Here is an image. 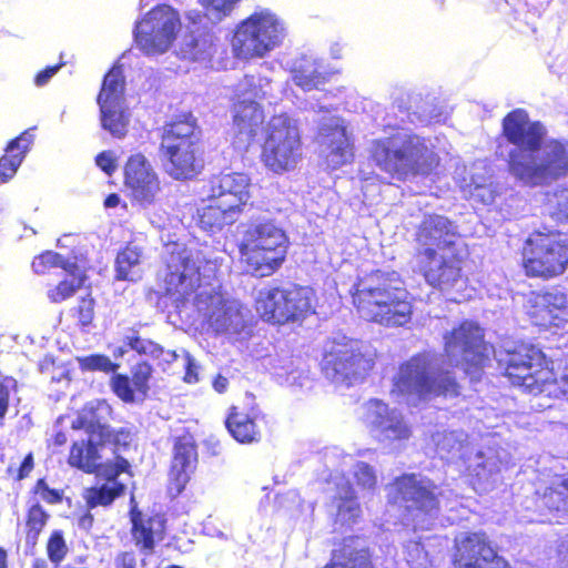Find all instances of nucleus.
Wrapping results in <instances>:
<instances>
[{
  "mask_svg": "<svg viewBox=\"0 0 568 568\" xmlns=\"http://www.w3.org/2000/svg\"><path fill=\"white\" fill-rule=\"evenodd\" d=\"M153 367L146 361H140L131 367V377L126 374H114L111 377V389L123 403L132 404L144 399L150 390Z\"/></svg>",
  "mask_w": 568,
  "mask_h": 568,
  "instance_id": "nucleus-26",
  "label": "nucleus"
},
{
  "mask_svg": "<svg viewBox=\"0 0 568 568\" xmlns=\"http://www.w3.org/2000/svg\"><path fill=\"white\" fill-rule=\"evenodd\" d=\"M332 133L335 138L327 142V156L332 158V168L336 169L347 162L348 143L343 128H335Z\"/></svg>",
  "mask_w": 568,
  "mask_h": 568,
  "instance_id": "nucleus-43",
  "label": "nucleus"
},
{
  "mask_svg": "<svg viewBox=\"0 0 568 568\" xmlns=\"http://www.w3.org/2000/svg\"><path fill=\"white\" fill-rule=\"evenodd\" d=\"M333 72L316 61H306L293 70L292 80L303 91L323 90Z\"/></svg>",
  "mask_w": 568,
  "mask_h": 568,
  "instance_id": "nucleus-31",
  "label": "nucleus"
},
{
  "mask_svg": "<svg viewBox=\"0 0 568 568\" xmlns=\"http://www.w3.org/2000/svg\"><path fill=\"white\" fill-rule=\"evenodd\" d=\"M97 165L108 175H112L116 170L115 159L110 151H102L95 156Z\"/></svg>",
  "mask_w": 568,
  "mask_h": 568,
  "instance_id": "nucleus-55",
  "label": "nucleus"
},
{
  "mask_svg": "<svg viewBox=\"0 0 568 568\" xmlns=\"http://www.w3.org/2000/svg\"><path fill=\"white\" fill-rule=\"evenodd\" d=\"M31 267L39 275L48 274L53 268L74 267V262L65 260L60 253L54 251H43L32 260Z\"/></svg>",
  "mask_w": 568,
  "mask_h": 568,
  "instance_id": "nucleus-42",
  "label": "nucleus"
},
{
  "mask_svg": "<svg viewBox=\"0 0 568 568\" xmlns=\"http://www.w3.org/2000/svg\"><path fill=\"white\" fill-rule=\"evenodd\" d=\"M0 568H9L8 550L0 546Z\"/></svg>",
  "mask_w": 568,
  "mask_h": 568,
  "instance_id": "nucleus-63",
  "label": "nucleus"
},
{
  "mask_svg": "<svg viewBox=\"0 0 568 568\" xmlns=\"http://www.w3.org/2000/svg\"><path fill=\"white\" fill-rule=\"evenodd\" d=\"M232 113L237 135L245 136L247 142L254 141L265 122L262 106L255 101L242 100L233 103Z\"/></svg>",
  "mask_w": 568,
  "mask_h": 568,
  "instance_id": "nucleus-28",
  "label": "nucleus"
},
{
  "mask_svg": "<svg viewBox=\"0 0 568 568\" xmlns=\"http://www.w3.org/2000/svg\"><path fill=\"white\" fill-rule=\"evenodd\" d=\"M550 215L557 223H568V187L554 192Z\"/></svg>",
  "mask_w": 568,
  "mask_h": 568,
  "instance_id": "nucleus-49",
  "label": "nucleus"
},
{
  "mask_svg": "<svg viewBox=\"0 0 568 568\" xmlns=\"http://www.w3.org/2000/svg\"><path fill=\"white\" fill-rule=\"evenodd\" d=\"M444 351L456 356L467 375L480 374L488 366L493 346L485 339V331L470 320H464L444 335Z\"/></svg>",
  "mask_w": 568,
  "mask_h": 568,
  "instance_id": "nucleus-12",
  "label": "nucleus"
},
{
  "mask_svg": "<svg viewBox=\"0 0 568 568\" xmlns=\"http://www.w3.org/2000/svg\"><path fill=\"white\" fill-rule=\"evenodd\" d=\"M367 416L371 418V427L383 439L389 442L407 440L412 436V429L404 416L381 399L367 402Z\"/></svg>",
  "mask_w": 568,
  "mask_h": 568,
  "instance_id": "nucleus-25",
  "label": "nucleus"
},
{
  "mask_svg": "<svg viewBox=\"0 0 568 568\" xmlns=\"http://www.w3.org/2000/svg\"><path fill=\"white\" fill-rule=\"evenodd\" d=\"M123 184L130 191L131 197L142 206L154 204L162 191L159 174L141 152L126 159L123 165Z\"/></svg>",
  "mask_w": 568,
  "mask_h": 568,
  "instance_id": "nucleus-19",
  "label": "nucleus"
},
{
  "mask_svg": "<svg viewBox=\"0 0 568 568\" xmlns=\"http://www.w3.org/2000/svg\"><path fill=\"white\" fill-rule=\"evenodd\" d=\"M241 317L240 308L221 300L207 316V323L216 333L227 332Z\"/></svg>",
  "mask_w": 568,
  "mask_h": 568,
  "instance_id": "nucleus-40",
  "label": "nucleus"
},
{
  "mask_svg": "<svg viewBox=\"0 0 568 568\" xmlns=\"http://www.w3.org/2000/svg\"><path fill=\"white\" fill-rule=\"evenodd\" d=\"M496 363L500 376L511 387L532 396H552V388L558 383L555 364L537 345L518 342L511 347L503 348Z\"/></svg>",
  "mask_w": 568,
  "mask_h": 568,
  "instance_id": "nucleus-6",
  "label": "nucleus"
},
{
  "mask_svg": "<svg viewBox=\"0 0 568 568\" xmlns=\"http://www.w3.org/2000/svg\"><path fill=\"white\" fill-rule=\"evenodd\" d=\"M159 151L166 160L165 171L178 181L192 180L204 168L202 131L191 112L178 115L162 128Z\"/></svg>",
  "mask_w": 568,
  "mask_h": 568,
  "instance_id": "nucleus-8",
  "label": "nucleus"
},
{
  "mask_svg": "<svg viewBox=\"0 0 568 568\" xmlns=\"http://www.w3.org/2000/svg\"><path fill=\"white\" fill-rule=\"evenodd\" d=\"M336 500V515L343 521L356 523L361 515L362 508L357 500L356 491L349 481L343 483L337 488V494L334 497Z\"/></svg>",
  "mask_w": 568,
  "mask_h": 568,
  "instance_id": "nucleus-35",
  "label": "nucleus"
},
{
  "mask_svg": "<svg viewBox=\"0 0 568 568\" xmlns=\"http://www.w3.org/2000/svg\"><path fill=\"white\" fill-rule=\"evenodd\" d=\"M45 554L53 568L62 565L69 554V546L62 530L54 529L50 532L45 540Z\"/></svg>",
  "mask_w": 568,
  "mask_h": 568,
  "instance_id": "nucleus-41",
  "label": "nucleus"
},
{
  "mask_svg": "<svg viewBox=\"0 0 568 568\" xmlns=\"http://www.w3.org/2000/svg\"><path fill=\"white\" fill-rule=\"evenodd\" d=\"M265 415L256 407L244 408L231 405L227 409L224 426L231 437L244 445L257 444L263 438Z\"/></svg>",
  "mask_w": 568,
  "mask_h": 568,
  "instance_id": "nucleus-24",
  "label": "nucleus"
},
{
  "mask_svg": "<svg viewBox=\"0 0 568 568\" xmlns=\"http://www.w3.org/2000/svg\"><path fill=\"white\" fill-rule=\"evenodd\" d=\"M389 394L396 399L414 397L424 402L456 398L462 394V385L453 371L435 368L433 352L422 351L398 365Z\"/></svg>",
  "mask_w": 568,
  "mask_h": 568,
  "instance_id": "nucleus-5",
  "label": "nucleus"
},
{
  "mask_svg": "<svg viewBox=\"0 0 568 568\" xmlns=\"http://www.w3.org/2000/svg\"><path fill=\"white\" fill-rule=\"evenodd\" d=\"M125 344L131 349L136 351L139 354H146L148 353V347H146L144 341L138 334H134L132 336H128Z\"/></svg>",
  "mask_w": 568,
  "mask_h": 568,
  "instance_id": "nucleus-59",
  "label": "nucleus"
},
{
  "mask_svg": "<svg viewBox=\"0 0 568 568\" xmlns=\"http://www.w3.org/2000/svg\"><path fill=\"white\" fill-rule=\"evenodd\" d=\"M450 564L453 568H513L483 530L467 531L454 539Z\"/></svg>",
  "mask_w": 568,
  "mask_h": 568,
  "instance_id": "nucleus-18",
  "label": "nucleus"
},
{
  "mask_svg": "<svg viewBox=\"0 0 568 568\" xmlns=\"http://www.w3.org/2000/svg\"><path fill=\"white\" fill-rule=\"evenodd\" d=\"M358 316L384 327H400L410 322L413 304L399 274L373 270L357 278L351 291Z\"/></svg>",
  "mask_w": 568,
  "mask_h": 568,
  "instance_id": "nucleus-3",
  "label": "nucleus"
},
{
  "mask_svg": "<svg viewBox=\"0 0 568 568\" xmlns=\"http://www.w3.org/2000/svg\"><path fill=\"white\" fill-rule=\"evenodd\" d=\"M132 442V433L129 428L121 427L113 429L109 427L106 432L99 438V444L104 446L110 444L113 446L114 452L125 449Z\"/></svg>",
  "mask_w": 568,
  "mask_h": 568,
  "instance_id": "nucleus-48",
  "label": "nucleus"
},
{
  "mask_svg": "<svg viewBox=\"0 0 568 568\" xmlns=\"http://www.w3.org/2000/svg\"><path fill=\"white\" fill-rule=\"evenodd\" d=\"M64 271L67 276L50 286L47 291V297L53 304H60L73 297L85 286L88 281L85 270L80 267L75 262L74 267H67Z\"/></svg>",
  "mask_w": 568,
  "mask_h": 568,
  "instance_id": "nucleus-30",
  "label": "nucleus"
},
{
  "mask_svg": "<svg viewBox=\"0 0 568 568\" xmlns=\"http://www.w3.org/2000/svg\"><path fill=\"white\" fill-rule=\"evenodd\" d=\"M79 366L82 371L88 372H103L105 374L115 373L119 368V364L113 363L104 354H92L89 356L78 358Z\"/></svg>",
  "mask_w": 568,
  "mask_h": 568,
  "instance_id": "nucleus-46",
  "label": "nucleus"
},
{
  "mask_svg": "<svg viewBox=\"0 0 568 568\" xmlns=\"http://www.w3.org/2000/svg\"><path fill=\"white\" fill-rule=\"evenodd\" d=\"M183 381L187 384H194L199 382L197 366L191 358H187L186 361Z\"/></svg>",
  "mask_w": 568,
  "mask_h": 568,
  "instance_id": "nucleus-58",
  "label": "nucleus"
},
{
  "mask_svg": "<svg viewBox=\"0 0 568 568\" xmlns=\"http://www.w3.org/2000/svg\"><path fill=\"white\" fill-rule=\"evenodd\" d=\"M302 141L297 128L284 115L273 116L261 149V162L271 172L283 174L301 160Z\"/></svg>",
  "mask_w": 568,
  "mask_h": 568,
  "instance_id": "nucleus-13",
  "label": "nucleus"
},
{
  "mask_svg": "<svg viewBox=\"0 0 568 568\" xmlns=\"http://www.w3.org/2000/svg\"><path fill=\"white\" fill-rule=\"evenodd\" d=\"M129 518L131 541L143 556L142 565H145V558L153 556L158 546L166 537L168 519L161 511L146 514L136 505L130 507Z\"/></svg>",
  "mask_w": 568,
  "mask_h": 568,
  "instance_id": "nucleus-21",
  "label": "nucleus"
},
{
  "mask_svg": "<svg viewBox=\"0 0 568 568\" xmlns=\"http://www.w3.org/2000/svg\"><path fill=\"white\" fill-rule=\"evenodd\" d=\"M65 64L64 61H60L54 65H49L38 72L34 77V83L38 87H42L49 82V80Z\"/></svg>",
  "mask_w": 568,
  "mask_h": 568,
  "instance_id": "nucleus-56",
  "label": "nucleus"
},
{
  "mask_svg": "<svg viewBox=\"0 0 568 568\" xmlns=\"http://www.w3.org/2000/svg\"><path fill=\"white\" fill-rule=\"evenodd\" d=\"M31 568H49V564L43 558H36L31 562Z\"/></svg>",
  "mask_w": 568,
  "mask_h": 568,
  "instance_id": "nucleus-64",
  "label": "nucleus"
},
{
  "mask_svg": "<svg viewBox=\"0 0 568 568\" xmlns=\"http://www.w3.org/2000/svg\"><path fill=\"white\" fill-rule=\"evenodd\" d=\"M93 520L92 514L88 510L79 518V526L89 529L92 527Z\"/></svg>",
  "mask_w": 568,
  "mask_h": 568,
  "instance_id": "nucleus-61",
  "label": "nucleus"
},
{
  "mask_svg": "<svg viewBox=\"0 0 568 568\" xmlns=\"http://www.w3.org/2000/svg\"><path fill=\"white\" fill-rule=\"evenodd\" d=\"M213 388L219 394H223L226 392L229 387V379L222 374H217L212 382Z\"/></svg>",
  "mask_w": 568,
  "mask_h": 568,
  "instance_id": "nucleus-60",
  "label": "nucleus"
},
{
  "mask_svg": "<svg viewBox=\"0 0 568 568\" xmlns=\"http://www.w3.org/2000/svg\"><path fill=\"white\" fill-rule=\"evenodd\" d=\"M115 568H136V557L133 551H121L114 561Z\"/></svg>",
  "mask_w": 568,
  "mask_h": 568,
  "instance_id": "nucleus-57",
  "label": "nucleus"
},
{
  "mask_svg": "<svg viewBox=\"0 0 568 568\" xmlns=\"http://www.w3.org/2000/svg\"><path fill=\"white\" fill-rule=\"evenodd\" d=\"M120 203V197L116 193H110L104 199V206L108 209L116 207Z\"/></svg>",
  "mask_w": 568,
  "mask_h": 568,
  "instance_id": "nucleus-62",
  "label": "nucleus"
},
{
  "mask_svg": "<svg viewBox=\"0 0 568 568\" xmlns=\"http://www.w3.org/2000/svg\"><path fill=\"white\" fill-rule=\"evenodd\" d=\"M32 138L29 131H24L8 143L0 158V182H7L16 174L32 144Z\"/></svg>",
  "mask_w": 568,
  "mask_h": 568,
  "instance_id": "nucleus-29",
  "label": "nucleus"
},
{
  "mask_svg": "<svg viewBox=\"0 0 568 568\" xmlns=\"http://www.w3.org/2000/svg\"><path fill=\"white\" fill-rule=\"evenodd\" d=\"M17 390V379L0 371V427L4 425L10 408L11 395Z\"/></svg>",
  "mask_w": 568,
  "mask_h": 568,
  "instance_id": "nucleus-47",
  "label": "nucleus"
},
{
  "mask_svg": "<svg viewBox=\"0 0 568 568\" xmlns=\"http://www.w3.org/2000/svg\"><path fill=\"white\" fill-rule=\"evenodd\" d=\"M557 497V499L549 505V508H552L557 511H565L568 513V478L562 479L558 488L556 487H549L545 491V497L554 498Z\"/></svg>",
  "mask_w": 568,
  "mask_h": 568,
  "instance_id": "nucleus-52",
  "label": "nucleus"
},
{
  "mask_svg": "<svg viewBox=\"0 0 568 568\" xmlns=\"http://www.w3.org/2000/svg\"><path fill=\"white\" fill-rule=\"evenodd\" d=\"M125 485L123 483H114L112 486L102 484L100 486H91L84 489L83 499L88 510L97 507H108L113 501L125 494Z\"/></svg>",
  "mask_w": 568,
  "mask_h": 568,
  "instance_id": "nucleus-37",
  "label": "nucleus"
},
{
  "mask_svg": "<svg viewBox=\"0 0 568 568\" xmlns=\"http://www.w3.org/2000/svg\"><path fill=\"white\" fill-rule=\"evenodd\" d=\"M112 417V406L105 399H97L83 406L71 427L83 429L91 438L99 440L110 427L109 420Z\"/></svg>",
  "mask_w": 568,
  "mask_h": 568,
  "instance_id": "nucleus-27",
  "label": "nucleus"
},
{
  "mask_svg": "<svg viewBox=\"0 0 568 568\" xmlns=\"http://www.w3.org/2000/svg\"><path fill=\"white\" fill-rule=\"evenodd\" d=\"M388 493V504L402 506L410 514L437 513L440 508L438 486L429 478L415 473H404L393 479Z\"/></svg>",
  "mask_w": 568,
  "mask_h": 568,
  "instance_id": "nucleus-17",
  "label": "nucleus"
},
{
  "mask_svg": "<svg viewBox=\"0 0 568 568\" xmlns=\"http://www.w3.org/2000/svg\"><path fill=\"white\" fill-rule=\"evenodd\" d=\"M180 28L179 12L166 3L158 4L135 23L134 43L145 55L162 54L173 44Z\"/></svg>",
  "mask_w": 568,
  "mask_h": 568,
  "instance_id": "nucleus-14",
  "label": "nucleus"
},
{
  "mask_svg": "<svg viewBox=\"0 0 568 568\" xmlns=\"http://www.w3.org/2000/svg\"><path fill=\"white\" fill-rule=\"evenodd\" d=\"M251 180L242 172L212 175L205 185L202 206L197 209V226L210 234L234 224L251 197Z\"/></svg>",
  "mask_w": 568,
  "mask_h": 568,
  "instance_id": "nucleus-7",
  "label": "nucleus"
},
{
  "mask_svg": "<svg viewBox=\"0 0 568 568\" xmlns=\"http://www.w3.org/2000/svg\"><path fill=\"white\" fill-rule=\"evenodd\" d=\"M200 268L185 248L171 252L166 260L163 294L184 302L200 287Z\"/></svg>",
  "mask_w": 568,
  "mask_h": 568,
  "instance_id": "nucleus-20",
  "label": "nucleus"
},
{
  "mask_svg": "<svg viewBox=\"0 0 568 568\" xmlns=\"http://www.w3.org/2000/svg\"><path fill=\"white\" fill-rule=\"evenodd\" d=\"M31 493L39 495L40 498L49 505H57L63 500V490L51 488L45 478H39L34 483Z\"/></svg>",
  "mask_w": 568,
  "mask_h": 568,
  "instance_id": "nucleus-51",
  "label": "nucleus"
},
{
  "mask_svg": "<svg viewBox=\"0 0 568 568\" xmlns=\"http://www.w3.org/2000/svg\"><path fill=\"white\" fill-rule=\"evenodd\" d=\"M240 0H200L207 14L217 20L229 16Z\"/></svg>",
  "mask_w": 568,
  "mask_h": 568,
  "instance_id": "nucleus-53",
  "label": "nucleus"
},
{
  "mask_svg": "<svg viewBox=\"0 0 568 568\" xmlns=\"http://www.w3.org/2000/svg\"><path fill=\"white\" fill-rule=\"evenodd\" d=\"M199 462L197 443L190 430L174 437L170 480L175 494H181L194 474Z\"/></svg>",
  "mask_w": 568,
  "mask_h": 568,
  "instance_id": "nucleus-23",
  "label": "nucleus"
},
{
  "mask_svg": "<svg viewBox=\"0 0 568 568\" xmlns=\"http://www.w3.org/2000/svg\"><path fill=\"white\" fill-rule=\"evenodd\" d=\"M51 516L39 501L30 504L24 516V539L34 547L47 527Z\"/></svg>",
  "mask_w": 568,
  "mask_h": 568,
  "instance_id": "nucleus-36",
  "label": "nucleus"
},
{
  "mask_svg": "<svg viewBox=\"0 0 568 568\" xmlns=\"http://www.w3.org/2000/svg\"><path fill=\"white\" fill-rule=\"evenodd\" d=\"M520 268L527 278L548 282L568 271V239L558 230H534L520 247Z\"/></svg>",
  "mask_w": 568,
  "mask_h": 568,
  "instance_id": "nucleus-10",
  "label": "nucleus"
},
{
  "mask_svg": "<svg viewBox=\"0 0 568 568\" xmlns=\"http://www.w3.org/2000/svg\"><path fill=\"white\" fill-rule=\"evenodd\" d=\"M100 123L113 138L122 139L128 133L130 113L124 103L98 104Z\"/></svg>",
  "mask_w": 568,
  "mask_h": 568,
  "instance_id": "nucleus-32",
  "label": "nucleus"
},
{
  "mask_svg": "<svg viewBox=\"0 0 568 568\" xmlns=\"http://www.w3.org/2000/svg\"><path fill=\"white\" fill-rule=\"evenodd\" d=\"M371 158L382 173L398 182L436 174L442 162L428 139L416 133L374 140Z\"/></svg>",
  "mask_w": 568,
  "mask_h": 568,
  "instance_id": "nucleus-4",
  "label": "nucleus"
},
{
  "mask_svg": "<svg viewBox=\"0 0 568 568\" xmlns=\"http://www.w3.org/2000/svg\"><path fill=\"white\" fill-rule=\"evenodd\" d=\"M36 466L34 455L32 452L26 454L20 462L19 466L13 464L8 465L6 468V475L9 479L13 481H21L28 478L33 471Z\"/></svg>",
  "mask_w": 568,
  "mask_h": 568,
  "instance_id": "nucleus-50",
  "label": "nucleus"
},
{
  "mask_svg": "<svg viewBox=\"0 0 568 568\" xmlns=\"http://www.w3.org/2000/svg\"><path fill=\"white\" fill-rule=\"evenodd\" d=\"M547 130L532 121L525 109L509 111L501 120V136L513 148L505 155L501 144L496 156L506 162V171L516 183L527 187L549 185L568 174V142L550 140L542 155Z\"/></svg>",
  "mask_w": 568,
  "mask_h": 568,
  "instance_id": "nucleus-2",
  "label": "nucleus"
},
{
  "mask_svg": "<svg viewBox=\"0 0 568 568\" xmlns=\"http://www.w3.org/2000/svg\"><path fill=\"white\" fill-rule=\"evenodd\" d=\"M290 240L273 220L251 223L239 244L240 261L257 277L275 274L286 260Z\"/></svg>",
  "mask_w": 568,
  "mask_h": 568,
  "instance_id": "nucleus-9",
  "label": "nucleus"
},
{
  "mask_svg": "<svg viewBox=\"0 0 568 568\" xmlns=\"http://www.w3.org/2000/svg\"><path fill=\"white\" fill-rule=\"evenodd\" d=\"M529 315L540 326L562 327L568 323V296L556 287L530 293Z\"/></svg>",
  "mask_w": 568,
  "mask_h": 568,
  "instance_id": "nucleus-22",
  "label": "nucleus"
},
{
  "mask_svg": "<svg viewBox=\"0 0 568 568\" xmlns=\"http://www.w3.org/2000/svg\"><path fill=\"white\" fill-rule=\"evenodd\" d=\"M317 295L313 287L291 283L263 288L255 300L260 317L275 326L301 325L315 314Z\"/></svg>",
  "mask_w": 568,
  "mask_h": 568,
  "instance_id": "nucleus-11",
  "label": "nucleus"
},
{
  "mask_svg": "<svg viewBox=\"0 0 568 568\" xmlns=\"http://www.w3.org/2000/svg\"><path fill=\"white\" fill-rule=\"evenodd\" d=\"M142 250L132 242L126 243L122 247L114 261V280L115 281H133L132 271L140 264Z\"/></svg>",
  "mask_w": 568,
  "mask_h": 568,
  "instance_id": "nucleus-39",
  "label": "nucleus"
},
{
  "mask_svg": "<svg viewBox=\"0 0 568 568\" xmlns=\"http://www.w3.org/2000/svg\"><path fill=\"white\" fill-rule=\"evenodd\" d=\"M95 300L91 292L81 296L75 306L72 307V316L81 328L89 327L94 321Z\"/></svg>",
  "mask_w": 568,
  "mask_h": 568,
  "instance_id": "nucleus-45",
  "label": "nucleus"
},
{
  "mask_svg": "<svg viewBox=\"0 0 568 568\" xmlns=\"http://www.w3.org/2000/svg\"><path fill=\"white\" fill-rule=\"evenodd\" d=\"M282 28L268 11L254 12L243 20L233 37V50L240 59L261 58L280 44Z\"/></svg>",
  "mask_w": 568,
  "mask_h": 568,
  "instance_id": "nucleus-15",
  "label": "nucleus"
},
{
  "mask_svg": "<svg viewBox=\"0 0 568 568\" xmlns=\"http://www.w3.org/2000/svg\"><path fill=\"white\" fill-rule=\"evenodd\" d=\"M123 473H131V466L126 458L115 455L112 462H98V469L93 474L102 477L106 481L119 483L116 479Z\"/></svg>",
  "mask_w": 568,
  "mask_h": 568,
  "instance_id": "nucleus-44",
  "label": "nucleus"
},
{
  "mask_svg": "<svg viewBox=\"0 0 568 568\" xmlns=\"http://www.w3.org/2000/svg\"><path fill=\"white\" fill-rule=\"evenodd\" d=\"M125 78L121 65H113L103 77L98 104L124 103Z\"/></svg>",
  "mask_w": 568,
  "mask_h": 568,
  "instance_id": "nucleus-34",
  "label": "nucleus"
},
{
  "mask_svg": "<svg viewBox=\"0 0 568 568\" xmlns=\"http://www.w3.org/2000/svg\"><path fill=\"white\" fill-rule=\"evenodd\" d=\"M99 440L93 443L92 439L74 442L71 445L68 456V463L71 467L92 474L98 469V462L101 459L99 453Z\"/></svg>",
  "mask_w": 568,
  "mask_h": 568,
  "instance_id": "nucleus-33",
  "label": "nucleus"
},
{
  "mask_svg": "<svg viewBox=\"0 0 568 568\" xmlns=\"http://www.w3.org/2000/svg\"><path fill=\"white\" fill-rule=\"evenodd\" d=\"M356 479L358 485L366 487L368 489L375 488L377 484L376 475L373 470V468L368 465L363 463L357 473H356Z\"/></svg>",
  "mask_w": 568,
  "mask_h": 568,
  "instance_id": "nucleus-54",
  "label": "nucleus"
},
{
  "mask_svg": "<svg viewBox=\"0 0 568 568\" xmlns=\"http://www.w3.org/2000/svg\"><path fill=\"white\" fill-rule=\"evenodd\" d=\"M338 554L341 561H329L323 568H376L367 547L356 548L344 542Z\"/></svg>",
  "mask_w": 568,
  "mask_h": 568,
  "instance_id": "nucleus-38",
  "label": "nucleus"
},
{
  "mask_svg": "<svg viewBox=\"0 0 568 568\" xmlns=\"http://www.w3.org/2000/svg\"><path fill=\"white\" fill-rule=\"evenodd\" d=\"M374 365V358L365 354L359 344L353 339H333L322 359L323 372L335 382L347 386L363 381Z\"/></svg>",
  "mask_w": 568,
  "mask_h": 568,
  "instance_id": "nucleus-16",
  "label": "nucleus"
},
{
  "mask_svg": "<svg viewBox=\"0 0 568 568\" xmlns=\"http://www.w3.org/2000/svg\"><path fill=\"white\" fill-rule=\"evenodd\" d=\"M459 237L454 222L439 214L425 215L414 233V273L453 303L468 301L474 291L465 271L468 252Z\"/></svg>",
  "mask_w": 568,
  "mask_h": 568,
  "instance_id": "nucleus-1",
  "label": "nucleus"
}]
</instances>
